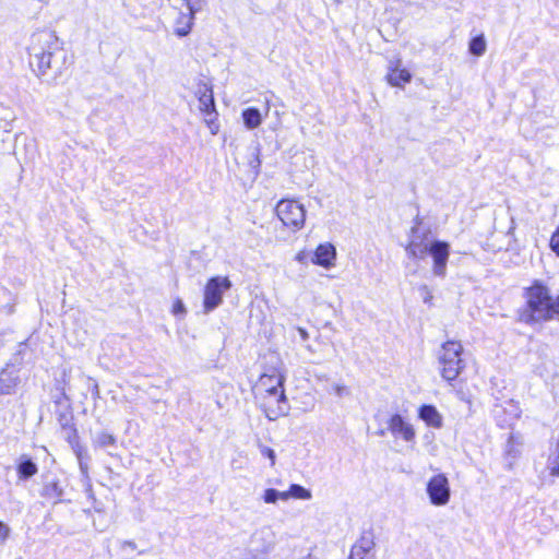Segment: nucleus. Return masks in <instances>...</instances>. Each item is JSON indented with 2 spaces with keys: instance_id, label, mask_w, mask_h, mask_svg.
<instances>
[{
  "instance_id": "39448f33",
  "label": "nucleus",
  "mask_w": 559,
  "mask_h": 559,
  "mask_svg": "<svg viewBox=\"0 0 559 559\" xmlns=\"http://www.w3.org/2000/svg\"><path fill=\"white\" fill-rule=\"evenodd\" d=\"M275 212L284 226L296 231L304 227L306 210L296 200L283 199L277 202Z\"/></svg>"
},
{
  "instance_id": "c9c22d12",
  "label": "nucleus",
  "mask_w": 559,
  "mask_h": 559,
  "mask_svg": "<svg viewBox=\"0 0 559 559\" xmlns=\"http://www.w3.org/2000/svg\"><path fill=\"white\" fill-rule=\"evenodd\" d=\"M297 332H298L301 341L306 342L309 340V333L304 328L298 326Z\"/></svg>"
},
{
  "instance_id": "f3484780",
  "label": "nucleus",
  "mask_w": 559,
  "mask_h": 559,
  "mask_svg": "<svg viewBox=\"0 0 559 559\" xmlns=\"http://www.w3.org/2000/svg\"><path fill=\"white\" fill-rule=\"evenodd\" d=\"M19 384L17 371L14 368H5L0 372V394H12Z\"/></svg>"
},
{
  "instance_id": "4be33fe9",
  "label": "nucleus",
  "mask_w": 559,
  "mask_h": 559,
  "mask_svg": "<svg viewBox=\"0 0 559 559\" xmlns=\"http://www.w3.org/2000/svg\"><path fill=\"white\" fill-rule=\"evenodd\" d=\"M285 495V501L288 499H298V500H310L312 499L311 490L305 488L301 485L298 484H292L289 488L284 491Z\"/></svg>"
},
{
  "instance_id": "dca6fc26",
  "label": "nucleus",
  "mask_w": 559,
  "mask_h": 559,
  "mask_svg": "<svg viewBox=\"0 0 559 559\" xmlns=\"http://www.w3.org/2000/svg\"><path fill=\"white\" fill-rule=\"evenodd\" d=\"M374 546L373 537L365 534L352 546L349 557L353 559H366Z\"/></svg>"
},
{
  "instance_id": "ea45409f",
  "label": "nucleus",
  "mask_w": 559,
  "mask_h": 559,
  "mask_svg": "<svg viewBox=\"0 0 559 559\" xmlns=\"http://www.w3.org/2000/svg\"><path fill=\"white\" fill-rule=\"evenodd\" d=\"M306 349L309 352V353H313V348L311 345H307L306 346Z\"/></svg>"
},
{
  "instance_id": "e433bc0d",
  "label": "nucleus",
  "mask_w": 559,
  "mask_h": 559,
  "mask_svg": "<svg viewBox=\"0 0 559 559\" xmlns=\"http://www.w3.org/2000/svg\"><path fill=\"white\" fill-rule=\"evenodd\" d=\"M207 127L212 134H216L218 132L219 124L217 123V121L213 122V124L212 123L207 124Z\"/></svg>"
},
{
  "instance_id": "473e14b6",
  "label": "nucleus",
  "mask_w": 559,
  "mask_h": 559,
  "mask_svg": "<svg viewBox=\"0 0 559 559\" xmlns=\"http://www.w3.org/2000/svg\"><path fill=\"white\" fill-rule=\"evenodd\" d=\"M10 535V527L0 521V539L5 540Z\"/></svg>"
},
{
  "instance_id": "c756f323",
  "label": "nucleus",
  "mask_w": 559,
  "mask_h": 559,
  "mask_svg": "<svg viewBox=\"0 0 559 559\" xmlns=\"http://www.w3.org/2000/svg\"><path fill=\"white\" fill-rule=\"evenodd\" d=\"M558 460H559L558 456L554 460L549 459L548 468L550 471V475L554 477L559 476V461Z\"/></svg>"
},
{
  "instance_id": "4468645a",
  "label": "nucleus",
  "mask_w": 559,
  "mask_h": 559,
  "mask_svg": "<svg viewBox=\"0 0 559 559\" xmlns=\"http://www.w3.org/2000/svg\"><path fill=\"white\" fill-rule=\"evenodd\" d=\"M412 74L406 69H401V60H390L388 66L386 81L391 86L403 87L411 82Z\"/></svg>"
},
{
  "instance_id": "6e6552de",
  "label": "nucleus",
  "mask_w": 559,
  "mask_h": 559,
  "mask_svg": "<svg viewBox=\"0 0 559 559\" xmlns=\"http://www.w3.org/2000/svg\"><path fill=\"white\" fill-rule=\"evenodd\" d=\"M255 399L269 420H276L282 416H286L289 412L285 390H277L273 392V394L262 395Z\"/></svg>"
},
{
  "instance_id": "aec40b11",
  "label": "nucleus",
  "mask_w": 559,
  "mask_h": 559,
  "mask_svg": "<svg viewBox=\"0 0 559 559\" xmlns=\"http://www.w3.org/2000/svg\"><path fill=\"white\" fill-rule=\"evenodd\" d=\"M243 124L248 130L258 128L263 119L260 110L255 107L246 108L241 114Z\"/></svg>"
},
{
  "instance_id": "4c0bfd02",
  "label": "nucleus",
  "mask_w": 559,
  "mask_h": 559,
  "mask_svg": "<svg viewBox=\"0 0 559 559\" xmlns=\"http://www.w3.org/2000/svg\"><path fill=\"white\" fill-rule=\"evenodd\" d=\"M204 116H205L204 117V121H205L206 124H210V123L213 124V122L217 121L216 120V116H217L216 111H215V114L213 116H206V115H204Z\"/></svg>"
},
{
  "instance_id": "412c9836",
  "label": "nucleus",
  "mask_w": 559,
  "mask_h": 559,
  "mask_svg": "<svg viewBox=\"0 0 559 559\" xmlns=\"http://www.w3.org/2000/svg\"><path fill=\"white\" fill-rule=\"evenodd\" d=\"M37 465L27 456L23 455L17 464V475L20 479H28L37 474Z\"/></svg>"
},
{
  "instance_id": "ddd939ff",
  "label": "nucleus",
  "mask_w": 559,
  "mask_h": 559,
  "mask_svg": "<svg viewBox=\"0 0 559 559\" xmlns=\"http://www.w3.org/2000/svg\"><path fill=\"white\" fill-rule=\"evenodd\" d=\"M311 261L326 270L334 267L336 262L335 247L331 242L320 243L316 248Z\"/></svg>"
},
{
  "instance_id": "f704fd0d",
  "label": "nucleus",
  "mask_w": 559,
  "mask_h": 559,
  "mask_svg": "<svg viewBox=\"0 0 559 559\" xmlns=\"http://www.w3.org/2000/svg\"><path fill=\"white\" fill-rule=\"evenodd\" d=\"M130 548L131 550H134L136 548V545L132 540H123L121 542V549Z\"/></svg>"
},
{
  "instance_id": "1a4fd4ad",
  "label": "nucleus",
  "mask_w": 559,
  "mask_h": 559,
  "mask_svg": "<svg viewBox=\"0 0 559 559\" xmlns=\"http://www.w3.org/2000/svg\"><path fill=\"white\" fill-rule=\"evenodd\" d=\"M426 492L432 506H445L451 497L450 484L447 476L444 474L432 476L427 483Z\"/></svg>"
},
{
  "instance_id": "f03ea898",
  "label": "nucleus",
  "mask_w": 559,
  "mask_h": 559,
  "mask_svg": "<svg viewBox=\"0 0 559 559\" xmlns=\"http://www.w3.org/2000/svg\"><path fill=\"white\" fill-rule=\"evenodd\" d=\"M525 308L520 320L525 324H536L559 320V295L552 297L550 289L539 281H535L524 292Z\"/></svg>"
},
{
  "instance_id": "a878e982",
  "label": "nucleus",
  "mask_w": 559,
  "mask_h": 559,
  "mask_svg": "<svg viewBox=\"0 0 559 559\" xmlns=\"http://www.w3.org/2000/svg\"><path fill=\"white\" fill-rule=\"evenodd\" d=\"M521 445V441L514 435H510L507 445H506V454L512 459H516L520 451L519 447Z\"/></svg>"
},
{
  "instance_id": "5701e85b",
  "label": "nucleus",
  "mask_w": 559,
  "mask_h": 559,
  "mask_svg": "<svg viewBox=\"0 0 559 559\" xmlns=\"http://www.w3.org/2000/svg\"><path fill=\"white\" fill-rule=\"evenodd\" d=\"M469 52L474 56H483L486 51V40L483 35L474 37L469 41Z\"/></svg>"
},
{
  "instance_id": "423d86ee",
  "label": "nucleus",
  "mask_w": 559,
  "mask_h": 559,
  "mask_svg": "<svg viewBox=\"0 0 559 559\" xmlns=\"http://www.w3.org/2000/svg\"><path fill=\"white\" fill-rule=\"evenodd\" d=\"M389 432L395 440H402L405 443H415L416 429L413 424L399 413L390 415L386 420V427L380 429L377 433L380 437Z\"/></svg>"
},
{
  "instance_id": "7c9ffc66",
  "label": "nucleus",
  "mask_w": 559,
  "mask_h": 559,
  "mask_svg": "<svg viewBox=\"0 0 559 559\" xmlns=\"http://www.w3.org/2000/svg\"><path fill=\"white\" fill-rule=\"evenodd\" d=\"M419 292H420V295H421V298L424 300L425 304H430L431 299H432V294L431 292L429 290L428 286L426 285H423L420 288H419Z\"/></svg>"
},
{
  "instance_id": "2f4dec72",
  "label": "nucleus",
  "mask_w": 559,
  "mask_h": 559,
  "mask_svg": "<svg viewBox=\"0 0 559 559\" xmlns=\"http://www.w3.org/2000/svg\"><path fill=\"white\" fill-rule=\"evenodd\" d=\"M186 309H185V305L181 300H176L174 306H173V312L175 314H182L185 313Z\"/></svg>"
},
{
  "instance_id": "cd10ccee",
  "label": "nucleus",
  "mask_w": 559,
  "mask_h": 559,
  "mask_svg": "<svg viewBox=\"0 0 559 559\" xmlns=\"http://www.w3.org/2000/svg\"><path fill=\"white\" fill-rule=\"evenodd\" d=\"M259 450L262 456L267 457L270 460V465H275L276 454L275 451L264 444H259Z\"/></svg>"
},
{
  "instance_id": "6ab92c4d",
  "label": "nucleus",
  "mask_w": 559,
  "mask_h": 559,
  "mask_svg": "<svg viewBox=\"0 0 559 559\" xmlns=\"http://www.w3.org/2000/svg\"><path fill=\"white\" fill-rule=\"evenodd\" d=\"M63 488L58 480L48 481L41 489V497L52 501L55 504L62 501Z\"/></svg>"
},
{
  "instance_id": "b1692460",
  "label": "nucleus",
  "mask_w": 559,
  "mask_h": 559,
  "mask_svg": "<svg viewBox=\"0 0 559 559\" xmlns=\"http://www.w3.org/2000/svg\"><path fill=\"white\" fill-rule=\"evenodd\" d=\"M262 499L267 504H274L278 500L285 501L284 491H278L274 488H267L263 491Z\"/></svg>"
},
{
  "instance_id": "a19ab883",
  "label": "nucleus",
  "mask_w": 559,
  "mask_h": 559,
  "mask_svg": "<svg viewBox=\"0 0 559 559\" xmlns=\"http://www.w3.org/2000/svg\"><path fill=\"white\" fill-rule=\"evenodd\" d=\"M301 559H311V556L307 555V556L302 557Z\"/></svg>"
},
{
  "instance_id": "9d476101",
  "label": "nucleus",
  "mask_w": 559,
  "mask_h": 559,
  "mask_svg": "<svg viewBox=\"0 0 559 559\" xmlns=\"http://www.w3.org/2000/svg\"><path fill=\"white\" fill-rule=\"evenodd\" d=\"M428 254L432 259L433 275L441 278L445 277L450 257V245L445 241L433 239L429 246Z\"/></svg>"
},
{
  "instance_id": "20e7f679",
  "label": "nucleus",
  "mask_w": 559,
  "mask_h": 559,
  "mask_svg": "<svg viewBox=\"0 0 559 559\" xmlns=\"http://www.w3.org/2000/svg\"><path fill=\"white\" fill-rule=\"evenodd\" d=\"M204 0H174L173 8L179 10L174 23V33L178 37L190 34L194 24L195 14L203 8Z\"/></svg>"
},
{
  "instance_id": "f8f14e48",
  "label": "nucleus",
  "mask_w": 559,
  "mask_h": 559,
  "mask_svg": "<svg viewBox=\"0 0 559 559\" xmlns=\"http://www.w3.org/2000/svg\"><path fill=\"white\" fill-rule=\"evenodd\" d=\"M432 240L427 233L420 234L417 227H413L409 241L405 248L407 255L417 260L425 259L428 255Z\"/></svg>"
},
{
  "instance_id": "7ed1b4c3",
  "label": "nucleus",
  "mask_w": 559,
  "mask_h": 559,
  "mask_svg": "<svg viewBox=\"0 0 559 559\" xmlns=\"http://www.w3.org/2000/svg\"><path fill=\"white\" fill-rule=\"evenodd\" d=\"M463 347L461 343L454 341L445 342L439 353V365L441 376L447 381H453L457 378L464 368V361L461 357Z\"/></svg>"
},
{
  "instance_id": "72a5a7b5",
  "label": "nucleus",
  "mask_w": 559,
  "mask_h": 559,
  "mask_svg": "<svg viewBox=\"0 0 559 559\" xmlns=\"http://www.w3.org/2000/svg\"><path fill=\"white\" fill-rule=\"evenodd\" d=\"M75 454L79 459L80 469H81L82 474L87 475V465L81 459V449L80 448L75 449Z\"/></svg>"
},
{
  "instance_id": "393cba45",
  "label": "nucleus",
  "mask_w": 559,
  "mask_h": 559,
  "mask_svg": "<svg viewBox=\"0 0 559 559\" xmlns=\"http://www.w3.org/2000/svg\"><path fill=\"white\" fill-rule=\"evenodd\" d=\"M96 447L106 448L116 444V438L106 431L98 432L94 438Z\"/></svg>"
},
{
  "instance_id": "9b49d317",
  "label": "nucleus",
  "mask_w": 559,
  "mask_h": 559,
  "mask_svg": "<svg viewBox=\"0 0 559 559\" xmlns=\"http://www.w3.org/2000/svg\"><path fill=\"white\" fill-rule=\"evenodd\" d=\"M285 376L280 369H272L263 372L255 386V397L262 395H270L277 390H284Z\"/></svg>"
},
{
  "instance_id": "58836bf2",
  "label": "nucleus",
  "mask_w": 559,
  "mask_h": 559,
  "mask_svg": "<svg viewBox=\"0 0 559 559\" xmlns=\"http://www.w3.org/2000/svg\"><path fill=\"white\" fill-rule=\"evenodd\" d=\"M296 260L298 262H302L304 261V252H299L297 255H296Z\"/></svg>"
},
{
  "instance_id": "2eb2a0df",
  "label": "nucleus",
  "mask_w": 559,
  "mask_h": 559,
  "mask_svg": "<svg viewBox=\"0 0 559 559\" xmlns=\"http://www.w3.org/2000/svg\"><path fill=\"white\" fill-rule=\"evenodd\" d=\"M418 417L428 427L440 429L443 426V417L433 405H421L418 409Z\"/></svg>"
},
{
  "instance_id": "c85d7f7f",
  "label": "nucleus",
  "mask_w": 559,
  "mask_h": 559,
  "mask_svg": "<svg viewBox=\"0 0 559 559\" xmlns=\"http://www.w3.org/2000/svg\"><path fill=\"white\" fill-rule=\"evenodd\" d=\"M87 389L91 391L94 400L100 399V391L98 382L92 377H87Z\"/></svg>"
},
{
  "instance_id": "bb28decb",
  "label": "nucleus",
  "mask_w": 559,
  "mask_h": 559,
  "mask_svg": "<svg viewBox=\"0 0 559 559\" xmlns=\"http://www.w3.org/2000/svg\"><path fill=\"white\" fill-rule=\"evenodd\" d=\"M331 391L337 397H347L350 395V390L344 383L335 382L331 385Z\"/></svg>"
},
{
  "instance_id": "a211bd4d",
  "label": "nucleus",
  "mask_w": 559,
  "mask_h": 559,
  "mask_svg": "<svg viewBox=\"0 0 559 559\" xmlns=\"http://www.w3.org/2000/svg\"><path fill=\"white\" fill-rule=\"evenodd\" d=\"M199 108L201 112L206 116H213L215 114V103L213 97V92L207 86H203L202 90H199Z\"/></svg>"
},
{
  "instance_id": "f257e3e1",
  "label": "nucleus",
  "mask_w": 559,
  "mask_h": 559,
  "mask_svg": "<svg viewBox=\"0 0 559 559\" xmlns=\"http://www.w3.org/2000/svg\"><path fill=\"white\" fill-rule=\"evenodd\" d=\"M29 66L33 72L47 82L55 81L61 74L66 53L58 37L50 31H41L32 36L28 47Z\"/></svg>"
},
{
  "instance_id": "0eeeda50",
  "label": "nucleus",
  "mask_w": 559,
  "mask_h": 559,
  "mask_svg": "<svg viewBox=\"0 0 559 559\" xmlns=\"http://www.w3.org/2000/svg\"><path fill=\"white\" fill-rule=\"evenodd\" d=\"M231 282L227 276L211 277L203 294V307L205 312H211L223 302V295L229 290Z\"/></svg>"
}]
</instances>
